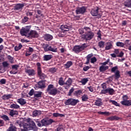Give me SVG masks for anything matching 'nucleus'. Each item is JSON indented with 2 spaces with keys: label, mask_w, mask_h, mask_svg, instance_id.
Masks as SVG:
<instances>
[{
  "label": "nucleus",
  "mask_w": 131,
  "mask_h": 131,
  "mask_svg": "<svg viewBox=\"0 0 131 131\" xmlns=\"http://www.w3.org/2000/svg\"><path fill=\"white\" fill-rule=\"evenodd\" d=\"M85 31V34L84 30ZM79 34H83L81 35V37L83 40H85V41H88V40H91L93 39L95 34L94 32L92 31V29L89 27H84L83 29H79Z\"/></svg>",
  "instance_id": "1"
},
{
  "label": "nucleus",
  "mask_w": 131,
  "mask_h": 131,
  "mask_svg": "<svg viewBox=\"0 0 131 131\" xmlns=\"http://www.w3.org/2000/svg\"><path fill=\"white\" fill-rule=\"evenodd\" d=\"M31 26H27L25 27H22L20 29L19 33L21 36H27L28 33V36H31L33 38H35L38 36V33L35 30H31ZM29 31H30L29 32Z\"/></svg>",
  "instance_id": "2"
},
{
  "label": "nucleus",
  "mask_w": 131,
  "mask_h": 131,
  "mask_svg": "<svg viewBox=\"0 0 131 131\" xmlns=\"http://www.w3.org/2000/svg\"><path fill=\"white\" fill-rule=\"evenodd\" d=\"M37 126L39 127H41L42 126H48L51 125L52 123L55 122V121L52 119L44 118L41 121L38 120H35Z\"/></svg>",
  "instance_id": "3"
},
{
  "label": "nucleus",
  "mask_w": 131,
  "mask_h": 131,
  "mask_svg": "<svg viewBox=\"0 0 131 131\" xmlns=\"http://www.w3.org/2000/svg\"><path fill=\"white\" fill-rule=\"evenodd\" d=\"M46 91L49 94V95H51L52 96H56L58 94H60V91L54 86V85L50 84L48 86Z\"/></svg>",
  "instance_id": "4"
},
{
  "label": "nucleus",
  "mask_w": 131,
  "mask_h": 131,
  "mask_svg": "<svg viewBox=\"0 0 131 131\" xmlns=\"http://www.w3.org/2000/svg\"><path fill=\"white\" fill-rule=\"evenodd\" d=\"M37 66V72L38 77L40 79H45L47 76L44 73H42V71L41 70V64L39 62L36 63Z\"/></svg>",
  "instance_id": "5"
},
{
  "label": "nucleus",
  "mask_w": 131,
  "mask_h": 131,
  "mask_svg": "<svg viewBox=\"0 0 131 131\" xmlns=\"http://www.w3.org/2000/svg\"><path fill=\"white\" fill-rule=\"evenodd\" d=\"M78 103H79V100L74 98H69L64 101V104L67 106H76Z\"/></svg>",
  "instance_id": "6"
},
{
  "label": "nucleus",
  "mask_w": 131,
  "mask_h": 131,
  "mask_svg": "<svg viewBox=\"0 0 131 131\" xmlns=\"http://www.w3.org/2000/svg\"><path fill=\"white\" fill-rule=\"evenodd\" d=\"M91 14L93 17H97L98 19L102 17L101 14L99 13V7H96L91 10Z\"/></svg>",
  "instance_id": "7"
},
{
  "label": "nucleus",
  "mask_w": 131,
  "mask_h": 131,
  "mask_svg": "<svg viewBox=\"0 0 131 131\" xmlns=\"http://www.w3.org/2000/svg\"><path fill=\"white\" fill-rule=\"evenodd\" d=\"M115 91H114V89L112 88H107L105 90H102L101 91V94H103L104 95L106 94H109L111 96H112L114 94Z\"/></svg>",
  "instance_id": "8"
},
{
  "label": "nucleus",
  "mask_w": 131,
  "mask_h": 131,
  "mask_svg": "<svg viewBox=\"0 0 131 131\" xmlns=\"http://www.w3.org/2000/svg\"><path fill=\"white\" fill-rule=\"evenodd\" d=\"M86 11V7L85 6H82V7H79L76 10V13L77 14H84Z\"/></svg>",
  "instance_id": "9"
},
{
  "label": "nucleus",
  "mask_w": 131,
  "mask_h": 131,
  "mask_svg": "<svg viewBox=\"0 0 131 131\" xmlns=\"http://www.w3.org/2000/svg\"><path fill=\"white\" fill-rule=\"evenodd\" d=\"M27 124H28V126H27L28 128L31 127L33 130H37V127H36V125L35 124V123H34V121H31Z\"/></svg>",
  "instance_id": "10"
},
{
  "label": "nucleus",
  "mask_w": 131,
  "mask_h": 131,
  "mask_svg": "<svg viewBox=\"0 0 131 131\" xmlns=\"http://www.w3.org/2000/svg\"><path fill=\"white\" fill-rule=\"evenodd\" d=\"M73 51L76 54H79V53L82 52L83 50L81 49L80 45H76L73 47Z\"/></svg>",
  "instance_id": "11"
},
{
  "label": "nucleus",
  "mask_w": 131,
  "mask_h": 131,
  "mask_svg": "<svg viewBox=\"0 0 131 131\" xmlns=\"http://www.w3.org/2000/svg\"><path fill=\"white\" fill-rule=\"evenodd\" d=\"M25 72L28 74L29 76H33L35 75V71L34 69H25Z\"/></svg>",
  "instance_id": "12"
},
{
  "label": "nucleus",
  "mask_w": 131,
  "mask_h": 131,
  "mask_svg": "<svg viewBox=\"0 0 131 131\" xmlns=\"http://www.w3.org/2000/svg\"><path fill=\"white\" fill-rule=\"evenodd\" d=\"M94 105L97 106L98 107H101L103 105V101L101 98H97L95 100Z\"/></svg>",
  "instance_id": "13"
},
{
  "label": "nucleus",
  "mask_w": 131,
  "mask_h": 131,
  "mask_svg": "<svg viewBox=\"0 0 131 131\" xmlns=\"http://www.w3.org/2000/svg\"><path fill=\"white\" fill-rule=\"evenodd\" d=\"M72 27L68 25H61L60 26V29L63 30V31H69Z\"/></svg>",
  "instance_id": "14"
},
{
  "label": "nucleus",
  "mask_w": 131,
  "mask_h": 131,
  "mask_svg": "<svg viewBox=\"0 0 131 131\" xmlns=\"http://www.w3.org/2000/svg\"><path fill=\"white\" fill-rule=\"evenodd\" d=\"M38 88L39 89H45L46 88V81L41 80L38 82Z\"/></svg>",
  "instance_id": "15"
},
{
  "label": "nucleus",
  "mask_w": 131,
  "mask_h": 131,
  "mask_svg": "<svg viewBox=\"0 0 131 131\" xmlns=\"http://www.w3.org/2000/svg\"><path fill=\"white\" fill-rule=\"evenodd\" d=\"M43 38L45 40H47V41H50V40L53 39V36L50 34H46L43 36Z\"/></svg>",
  "instance_id": "16"
},
{
  "label": "nucleus",
  "mask_w": 131,
  "mask_h": 131,
  "mask_svg": "<svg viewBox=\"0 0 131 131\" xmlns=\"http://www.w3.org/2000/svg\"><path fill=\"white\" fill-rule=\"evenodd\" d=\"M121 104L123 106L129 107V106H131V100L122 101H121Z\"/></svg>",
  "instance_id": "17"
},
{
  "label": "nucleus",
  "mask_w": 131,
  "mask_h": 131,
  "mask_svg": "<svg viewBox=\"0 0 131 131\" xmlns=\"http://www.w3.org/2000/svg\"><path fill=\"white\" fill-rule=\"evenodd\" d=\"M24 7V4H17L14 6V10H16V11H18L19 10H22Z\"/></svg>",
  "instance_id": "18"
},
{
  "label": "nucleus",
  "mask_w": 131,
  "mask_h": 131,
  "mask_svg": "<svg viewBox=\"0 0 131 131\" xmlns=\"http://www.w3.org/2000/svg\"><path fill=\"white\" fill-rule=\"evenodd\" d=\"M112 43L111 42H107L106 43V47L105 48V51H109V50H111L112 49Z\"/></svg>",
  "instance_id": "19"
},
{
  "label": "nucleus",
  "mask_w": 131,
  "mask_h": 131,
  "mask_svg": "<svg viewBox=\"0 0 131 131\" xmlns=\"http://www.w3.org/2000/svg\"><path fill=\"white\" fill-rule=\"evenodd\" d=\"M109 69V67L108 66H101L99 68V71L100 72H105L106 70H108Z\"/></svg>",
  "instance_id": "20"
},
{
  "label": "nucleus",
  "mask_w": 131,
  "mask_h": 131,
  "mask_svg": "<svg viewBox=\"0 0 131 131\" xmlns=\"http://www.w3.org/2000/svg\"><path fill=\"white\" fill-rule=\"evenodd\" d=\"M18 111L14 110H11L9 112V115L11 116V117H14V115H18Z\"/></svg>",
  "instance_id": "21"
},
{
  "label": "nucleus",
  "mask_w": 131,
  "mask_h": 131,
  "mask_svg": "<svg viewBox=\"0 0 131 131\" xmlns=\"http://www.w3.org/2000/svg\"><path fill=\"white\" fill-rule=\"evenodd\" d=\"M41 114V111L35 110L33 112L32 115L33 117H36V116H39Z\"/></svg>",
  "instance_id": "22"
},
{
  "label": "nucleus",
  "mask_w": 131,
  "mask_h": 131,
  "mask_svg": "<svg viewBox=\"0 0 131 131\" xmlns=\"http://www.w3.org/2000/svg\"><path fill=\"white\" fill-rule=\"evenodd\" d=\"M42 92L41 91H38L34 92V98H41Z\"/></svg>",
  "instance_id": "23"
},
{
  "label": "nucleus",
  "mask_w": 131,
  "mask_h": 131,
  "mask_svg": "<svg viewBox=\"0 0 131 131\" xmlns=\"http://www.w3.org/2000/svg\"><path fill=\"white\" fill-rule=\"evenodd\" d=\"M53 58V55H45L43 56L44 61H49Z\"/></svg>",
  "instance_id": "24"
},
{
  "label": "nucleus",
  "mask_w": 131,
  "mask_h": 131,
  "mask_svg": "<svg viewBox=\"0 0 131 131\" xmlns=\"http://www.w3.org/2000/svg\"><path fill=\"white\" fill-rule=\"evenodd\" d=\"M12 94H5L2 96L3 100H9V99H11L12 98Z\"/></svg>",
  "instance_id": "25"
},
{
  "label": "nucleus",
  "mask_w": 131,
  "mask_h": 131,
  "mask_svg": "<svg viewBox=\"0 0 131 131\" xmlns=\"http://www.w3.org/2000/svg\"><path fill=\"white\" fill-rule=\"evenodd\" d=\"M6 131H17V127L13 125V124H10V126Z\"/></svg>",
  "instance_id": "26"
},
{
  "label": "nucleus",
  "mask_w": 131,
  "mask_h": 131,
  "mask_svg": "<svg viewBox=\"0 0 131 131\" xmlns=\"http://www.w3.org/2000/svg\"><path fill=\"white\" fill-rule=\"evenodd\" d=\"M119 117L116 116H113L107 118V120H111L112 121L113 120H119Z\"/></svg>",
  "instance_id": "27"
},
{
  "label": "nucleus",
  "mask_w": 131,
  "mask_h": 131,
  "mask_svg": "<svg viewBox=\"0 0 131 131\" xmlns=\"http://www.w3.org/2000/svg\"><path fill=\"white\" fill-rule=\"evenodd\" d=\"M17 102L20 105H25L26 104V101L23 98H19L17 99Z\"/></svg>",
  "instance_id": "28"
},
{
  "label": "nucleus",
  "mask_w": 131,
  "mask_h": 131,
  "mask_svg": "<svg viewBox=\"0 0 131 131\" xmlns=\"http://www.w3.org/2000/svg\"><path fill=\"white\" fill-rule=\"evenodd\" d=\"M10 108H11V109H19L20 108V106L18 104L13 103L10 105Z\"/></svg>",
  "instance_id": "29"
},
{
  "label": "nucleus",
  "mask_w": 131,
  "mask_h": 131,
  "mask_svg": "<svg viewBox=\"0 0 131 131\" xmlns=\"http://www.w3.org/2000/svg\"><path fill=\"white\" fill-rule=\"evenodd\" d=\"M125 7L131 8V0H127L124 4Z\"/></svg>",
  "instance_id": "30"
},
{
  "label": "nucleus",
  "mask_w": 131,
  "mask_h": 131,
  "mask_svg": "<svg viewBox=\"0 0 131 131\" xmlns=\"http://www.w3.org/2000/svg\"><path fill=\"white\" fill-rule=\"evenodd\" d=\"M73 64V63L71 61H68L66 64H64L66 68H70Z\"/></svg>",
  "instance_id": "31"
},
{
  "label": "nucleus",
  "mask_w": 131,
  "mask_h": 131,
  "mask_svg": "<svg viewBox=\"0 0 131 131\" xmlns=\"http://www.w3.org/2000/svg\"><path fill=\"white\" fill-rule=\"evenodd\" d=\"M115 79H118L120 77V72L118 70H117L115 72Z\"/></svg>",
  "instance_id": "32"
},
{
  "label": "nucleus",
  "mask_w": 131,
  "mask_h": 131,
  "mask_svg": "<svg viewBox=\"0 0 131 131\" xmlns=\"http://www.w3.org/2000/svg\"><path fill=\"white\" fill-rule=\"evenodd\" d=\"M82 101V102H86L88 100H89V96L86 94H84L82 97H81Z\"/></svg>",
  "instance_id": "33"
},
{
  "label": "nucleus",
  "mask_w": 131,
  "mask_h": 131,
  "mask_svg": "<svg viewBox=\"0 0 131 131\" xmlns=\"http://www.w3.org/2000/svg\"><path fill=\"white\" fill-rule=\"evenodd\" d=\"M23 48V46L21 43H19L18 46H15L14 47V51L15 52H18V51H19L20 49H22Z\"/></svg>",
  "instance_id": "34"
},
{
  "label": "nucleus",
  "mask_w": 131,
  "mask_h": 131,
  "mask_svg": "<svg viewBox=\"0 0 131 131\" xmlns=\"http://www.w3.org/2000/svg\"><path fill=\"white\" fill-rule=\"evenodd\" d=\"M89 81V79L88 78H82L80 82L83 84V85H85L86 84V83Z\"/></svg>",
  "instance_id": "35"
},
{
  "label": "nucleus",
  "mask_w": 131,
  "mask_h": 131,
  "mask_svg": "<svg viewBox=\"0 0 131 131\" xmlns=\"http://www.w3.org/2000/svg\"><path fill=\"white\" fill-rule=\"evenodd\" d=\"M71 83H72V79L71 78H69L68 80L64 82V84H66L68 86L71 85Z\"/></svg>",
  "instance_id": "36"
},
{
  "label": "nucleus",
  "mask_w": 131,
  "mask_h": 131,
  "mask_svg": "<svg viewBox=\"0 0 131 131\" xmlns=\"http://www.w3.org/2000/svg\"><path fill=\"white\" fill-rule=\"evenodd\" d=\"M74 94L76 97H79V96L82 94V91L81 90L76 91Z\"/></svg>",
  "instance_id": "37"
},
{
  "label": "nucleus",
  "mask_w": 131,
  "mask_h": 131,
  "mask_svg": "<svg viewBox=\"0 0 131 131\" xmlns=\"http://www.w3.org/2000/svg\"><path fill=\"white\" fill-rule=\"evenodd\" d=\"M49 51L51 52H53L54 53H56V52H57V48H55L52 46H49L48 48V52Z\"/></svg>",
  "instance_id": "38"
},
{
  "label": "nucleus",
  "mask_w": 131,
  "mask_h": 131,
  "mask_svg": "<svg viewBox=\"0 0 131 131\" xmlns=\"http://www.w3.org/2000/svg\"><path fill=\"white\" fill-rule=\"evenodd\" d=\"M1 118L2 119H4L5 121H9L10 120V118H9V117L6 115H3V116H1Z\"/></svg>",
  "instance_id": "39"
},
{
  "label": "nucleus",
  "mask_w": 131,
  "mask_h": 131,
  "mask_svg": "<svg viewBox=\"0 0 131 131\" xmlns=\"http://www.w3.org/2000/svg\"><path fill=\"white\" fill-rule=\"evenodd\" d=\"M49 46L48 44H43V49L45 51V52H49Z\"/></svg>",
  "instance_id": "40"
},
{
  "label": "nucleus",
  "mask_w": 131,
  "mask_h": 131,
  "mask_svg": "<svg viewBox=\"0 0 131 131\" xmlns=\"http://www.w3.org/2000/svg\"><path fill=\"white\" fill-rule=\"evenodd\" d=\"M117 47H120L121 48H123L124 47V44L122 42L118 41L116 42Z\"/></svg>",
  "instance_id": "41"
},
{
  "label": "nucleus",
  "mask_w": 131,
  "mask_h": 131,
  "mask_svg": "<svg viewBox=\"0 0 131 131\" xmlns=\"http://www.w3.org/2000/svg\"><path fill=\"white\" fill-rule=\"evenodd\" d=\"M110 103H112L113 104V105H115V106H116L117 107H119V103H117V101H116L115 100H111L110 101Z\"/></svg>",
  "instance_id": "42"
},
{
  "label": "nucleus",
  "mask_w": 131,
  "mask_h": 131,
  "mask_svg": "<svg viewBox=\"0 0 131 131\" xmlns=\"http://www.w3.org/2000/svg\"><path fill=\"white\" fill-rule=\"evenodd\" d=\"M58 83L59 85H64V84H65V82H64V81H63V78L62 77H60L59 78Z\"/></svg>",
  "instance_id": "43"
},
{
  "label": "nucleus",
  "mask_w": 131,
  "mask_h": 131,
  "mask_svg": "<svg viewBox=\"0 0 131 131\" xmlns=\"http://www.w3.org/2000/svg\"><path fill=\"white\" fill-rule=\"evenodd\" d=\"M104 46H105V42L100 41L98 42V47H100V48H104Z\"/></svg>",
  "instance_id": "44"
},
{
  "label": "nucleus",
  "mask_w": 131,
  "mask_h": 131,
  "mask_svg": "<svg viewBox=\"0 0 131 131\" xmlns=\"http://www.w3.org/2000/svg\"><path fill=\"white\" fill-rule=\"evenodd\" d=\"M8 59L10 62V63H11V64H13L14 63V58H13L11 55L8 56Z\"/></svg>",
  "instance_id": "45"
},
{
  "label": "nucleus",
  "mask_w": 131,
  "mask_h": 131,
  "mask_svg": "<svg viewBox=\"0 0 131 131\" xmlns=\"http://www.w3.org/2000/svg\"><path fill=\"white\" fill-rule=\"evenodd\" d=\"M28 124L27 123H25L24 125V128L23 129H21V131H27L28 130Z\"/></svg>",
  "instance_id": "46"
},
{
  "label": "nucleus",
  "mask_w": 131,
  "mask_h": 131,
  "mask_svg": "<svg viewBox=\"0 0 131 131\" xmlns=\"http://www.w3.org/2000/svg\"><path fill=\"white\" fill-rule=\"evenodd\" d=\"M118 70V67L115 66L111 69V72L112 73H115L116 71Z\"/></svg>",
  "instance_id": "47"
},
{
  "label": "nucleus",
  "mask_w": 131,
  "mask_h": 131,
  "mask_svg": "<svg viewBox=\"0 0 131 131\" xmlns=\"http://www.w3.org/2000/svg\"><path fill=\"white\" fill-rule=\"evenodd\" d=\"M63 125H59L58 126L57 128H56V131H62L63 130Z\"/></svg>",
  "instance_id": "48"
},
{
  "label": "nucleus",
  "mask_w": 131,
  "mask_h": 131,
  "mask_svg": "<svg viewBox=\"0 0 131 131\" xmlns=\"http://www.w3.org/2000/svg\"><path fill=\"white\" fill-rule=\"evenodd\" d=\"M81 47V49H82V50L83 51L85 49V48H88V45L85 43H84L82 45L80 46Z\"/></svg>",
  "instance_id": "49"
},
{
  "label": "nucleus",
  "mask_w": 131,
  "mask_h": 131,
  "mask_svg": "<svg viewBox=\"0 0 131 131\" xmlns=\"http://www.w3.org/2000/svg\"><path fill=\"white\" fill-rule=\"evenodd\" d=\"M3 66L4 67V68H6V67H8V66L10 65L8 62L7 61H4L3 63Z\"/></svg>",
  "instance_id": "50"
},
{
  "label": "nucleus",
  "mask_w": 131,
  "mask_h": 131,
  "mask_svg": "<svg viewBox=\"0 0 131 131\" xmlns=\"http://www.w3.org/2000/svg\"><path fill=\"white\" fill-rule=\"evenodd\" d=\"M29 19V18H28L27 16H25L24 18L22 19L23 23H26L27 21Z\"/></svg>",
  "instance_id": "51"
},
{
  "label": "nucleus",
  "mask_w": 131,
  "mask_h": 131,
  "mask_svg": "<svg viewBox=\"0 0 131 131\" xmlns=\"http://www.w3.org/2000/svg\"><path fill=\"white\" fill-rule=\"evenodd\" d=\"M50 72H51L52 73H55L56 72V70L55 68H51L49 69Z\"/></svg>",
  "instance_id": "52"
},
{
  "label": "nucleus",
  "mask_w": 131,
  "mask_h": 131,
  "mask_svg": "<svg viewBox=\"0 0 131 131\" xmlns=\"http://www.w3.org/2000/svg\"><path fill=\"white\" fill-rule=\"evenodd\" d=\"M101 86L103 90H107V84H106V83H103L101 84Z\"/></svg>",
  "instance_id": "53"
},
{
  "label": "nucleus",
  "mask_w": 131,
  "mask_h": 131,
  "mask_svg": "<svg viewBox=\"0 0 131 131\" xmlns=\"http://www.w3.org/2000/svg\"><path fill=\"white\" fill-rule=\"evenodd\" d=\"M91 63H95L97 62V58L96 57H93L91 59Z\"/></svg>",
  "instance_id": "54"
},
{
  "label": "nucleus",
  "mask_w": 131,
  "mask_h": 131,
  "mask_svg": "<svg viewBox=\"0 0 131 131\" xmlns=\"http://www.w3.org/2000/svg\"><path fill=\"white\" fill-rule=\"evenodd\" d=\"M29 96H33V95H34V90L32 89L30 90V91L29 93Z\"/></svg>",
  "instance_id": "55"
},
{
  "label": "nucleus",
  "mask_w": 131,
  "mask_h": 131,
  "mask_svg": "<svg viewBox=\"0 0 131 131\" xmlns=\"http://www.w3.org/2000/svg\"><path fill=\"white\" fill-rule=\"evenodd\" d=\"M123 55H124V53H123V52L121 51L119 54H118V55H117V57H118L119 58H121L122 57H123Z\"/></svg>",
  "instance_id": "56"
},
{
  "label": "nucleus",
  "mask_w": 131,
  "mask_h": 131,
  "mask_svg": "<svg viewBox=\"0 0 131 131\" xmlns=\"http://www.w3.org/2000/svg\"><path fill=\"white\" fill-rule=\"evenodd\" d=\"M74 92V89L72 88L70 90L69 92L68 93V96H71V94Z\"/></svg>",
  "instance_id": "57"
},
{
  "label": "nucleus",
  "mask_w": 131,
  "mask_h": 131,
  "mask_svg": "<svg viewBox=\"0 0 131 131\" xmlns=\"http://www.w3.org/2000/svg\"><path fill=\"white\" fill-rule=\"evenodd\" d=\"M103 115H105V116H109L111 115V113L109 112H104Z\"/></svg>",
  "instance_id": "58"
},
{
  "label": "nucleus",
  "mask_w": 131,
  "mask_h": 131,
  "mask_svg": "<svg viewBox=\"0 0 131 131\" xmlns=\"http://www.w3.org/2000/svg\"><path fill=\"white\" fill-rule=\"evenodd\" d=\"M103 115H105V116H109L111 115V113L109 112H104Z\"/></svg>",
  "instance_id": "59"
},
{
  "label": "nucleus",
  "mask_w": 131,
  "mask_h": 131,
  "mask_svg": "<svg viewBox=\"0 0 131 131\" xmlns=\"http://www.w3.org/2000/svg\"><path fill=\"white\" fill-rule=\"evenodd\" d=\"M18 67H19V66L15 64V65H13L12 66V69H15V70H18Z\"/></svg>",
  "instance_id": "60"
},
{
  "label": "nucleus",
  "mask_w": 131,
  "mask_h": 131,
  "mask_svg": "<svg viewBox=\"0 0 131 131\" xmlns=\"http://www.w3.org/2000/svg\"><path fill=\"white\" fill-rule=\"evenodd\" d=\"M90 67L89 66H85L83 68V71H88L90 69Z\"/></svg>",
  "instance_id": "61"
},
{
  "label": "nucleus",
  "mask_w": 131,
  "mask_h": 131,
  "mask_svg": "<svg viewBox=\"0 0 131 131\" xmlns=\"http://www.w3.org/2000/svg\"><path fill=\"white\" fill-rule=\"evenodd\" d=\"M92 57H93L92 54H89L86 56V59H88V60H91V58H92Z\"/></svg>",
  "instance_id": "62"
},
{
  "label": "nucleus",
  "mask_w": 131,
  "mask_h": 131,
  "mask_svg": "<svg viewBox=\"0 0 131 131\" xmlns=\"http://www.w3.org/2000/svg\"><path fill=\"white\" fill-rule=\"evenodd\" d=\"M88 89L89 90L90 92H94V87L90 86L89 87H88Z\"/></svg>",
  "instance_id": "63"
},
{
  "label": "nucleus",
  "mask_w": 131,
  "mask_h": 131,
  "mask_svg": "<svg viewBox=\"0 0 131 131\" xmlns=\"http://www.w3.org/2000/svg\"><path fill=\"white\" fill-rule=\"evenodd\" d=\"M0 82L2 83V84H5V83H6V79H2L0 80Z\"/></svg>",
  "instance_id": "64"
}]
</instances>
